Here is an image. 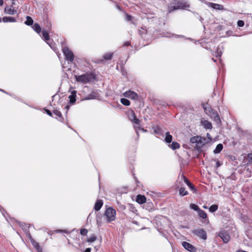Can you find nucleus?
I'll return each mask as SVG.
<instances>
[{
	"instance_id": "nucleus-49",
	"label": "nucleus",
	"mask_w": 252,
	"mask_h": 252,
	"mask_svg": "<svg viewBox=\"0 0 252 252\" xmlns=\"http://www.w3.org/2000/svg\"><path fill=\"white\" fill-rule=\"evenodd\" d=\"M171 34H168V35H163V36H165V37H170L171 36V35H170Z\"/></svg>"
},
{
	"instance_id": "nucleus-4",
	"label": "nucleus",
	"mask_w": 252,
	"mask_h": 252,
	"mask_svg": "<svg viewBox=\"0 0 252 252\" xmlns=\"http://www.w3.org/2000/svg\"><path fill=\"white\" fill-rule=\"evenodd\" d=\"M116 210L111 208L109 207L106 209L104 213V216L106 217L107 221L108 222L114 221L116 219Z\"/></svg>"
},
{
	"instance_id": "nucleus-6",
	"label": "nucleus",
	"mask_w": 252,
	"mask_h": 252,
	"mask_svg": "<svg viewBox=\"0 0 252 252\" xmlns=\"http://www.w3.org/2000/svg\"><path fill=\"white\" fill-rule=\"evenodd\" d=\"M42 36L43 39L48 44L50 47L55 51V47L52 40L50 39L49 32L48 31L43 30L42 31Z\"/></svg>"
},
{
	"instance_id": "nucleus-11",
	"label": "nucleus",
	"mask_w": 252,
	"mask_h": 252,
	"mask_svg": "<svg viewBox=\"0 0 252 252\" xmlns=\"http://www.w3.org/2000/svg\"><path fill=\"white\" fill-rule=\"evenodd\" d=\"M219 236L220 237L224 243H227L230 239V236L225 231H221L219 232Z\"/></svg>"
},
{
	"instance_id": "nucleus-43",
	"label": "nucleus",
	"mask_w": 252,
	"mask_h": 252,
	"mask_svg": "<svg viewBox=\"0 0 252 252\" xmlns=\"http://www.w3.org/2000/svg\"><path fill=\"white\" fill-rule=\"evenodd\" d=\"M215 160L216 161V166L217 168H218L221 165V163L218 159Z\"/></svg>"
},
{
	"instance_id": "nucleus-14",
	"label": "nucleus",
	"mask_w": 252,
	"mask_h": 252,
	"mask_svg": "<svg viewBox=\"0 0 252 252\" xmlns=\"http://www.w3.org/2000/svg\"><path fill=\"white\" fill-rule=\"evenodd\" d=\"M183 178L184 179L185 183L190 188V189L191 190H192L194 192H196V190L194 186L192 185L186 177L183 176Z\"/></svg>"
},
{
	"instance_id": "nucleus-50",
	"label": "nucleus",
	"mask_w": 252,
	"mask_h": 252,
	"mask_svg": "<svg viewBox=\"0 0 252 252\" xmlns=\"http://www.w3.org/2000/svg\"><path fill=\"white\" fill-rule=\"evenodd\" d=\"M199 19L201 22H202L203 20V19L200 16H199Z\"/></svg>"
},
{
	"instance_id": "nucleus-15",
	"label": "nucleus",
	"mask_w": 252,
	"mask_h": 252,
	"mask_svg": "<svg viewBox=\"0 0 252 252\" xmlns=\"http://www.w3.org/2000/svg\"><path fill=\"white\" fill-rule=\"evenodd\" d=\"M146 201V198L144 195L139 194L136 197V202L139 204H143Z\"/></svg>"
},
{
	"instance_id": "nucleus-8",
	"label": "nucleus",
	"mask_w": 252,
	"mask_h": 252,
	"mask_svg": "<svg viewBox=\"0 0 252 252\" xmlns=\"http://www.w3.org/2000/svg\"><path fill=\"white\" fill-rule=\"evenodd\" d=\"M173 4L177 6L178 9H185L190 7V5L187 2H182L178 0H174Z\"/></svg>"
},
{
	"instance_id": "nucleus-2",
	"label": "nucleus",
	"mask_w": 252,
	"mask_h": 252,
	"mask_svg": "<svg viewBox=\"0 0 252 252\" xmlns=\"http://www.w3.org/2000/svg\"><path fill=\"white\" fill-rule=\"evenodd\" d=\"M76 81L83 84L88 83L95 79V76L92 73H87L82 75H75Z\"/></svg>"
},
{
	"instance_id": "nucleus-42",
	"label": "nucleus",
	"mask_w": 252,
	"mask_h": 252,
	"mask_svg": "<svg viewBox=\"0 0 252 252\" xmlns=\"http://www.w3.org/2000/svg\"><path fill=\"white\" fill-rule=\"evenodd\" d=\"M131 16H130L129 15L127 14V13H126V20L127 21H130L131 20Z\"/></svg>"
},
{
	"instance_id": "nucleus-37",
	"label": "nucleus",
	"mask_w": 252,
	"mask_h": 252,
	"mask_svg": "<svg viewBox=\"0 0 252 252\" xmlns=\"http://www.w3.org/2000/svg\"><path fill=\"white\" fill-rule=\"evenodd\" d=\"M245 23L243 20H238L237 22V25L239 27H243L244 26Z\"/></svg>"
},
{
	"instance_id": "nucleus-55",
	"label": "nucleus",
	"mask_w": 252,
	"mask_h": 252,
	"mask_svg": "<svg viewBox=\"0 0 252 252\" xmlns=\"http://www.w3.org/2000/svg\"><path fill=\"white\" fill-rule=\"evenodd\" d=\"M212 60H213L214 62H216V60L214 59L213 58L212 59Z\"/></svg>"
},
{
	"instance_id": "nucleus-12",
	"label": "nucleus",
	"mask_w": 252,
	"mask_h": 252,
	"mask_svg": "<svg viewBox=\"0 0 252 252\" xmlns=\"http://www.w3.org/2000/svg\"><path fill=\"white\" fill-rule=\"evenodd\" d=\"M124 95L125 97H129L132 99H137L138 98L137 94L131 91H128L124 93Z\"/></svg>"
},
{
	"instance_id": "nucleus-30",
	"label": "nucleus",
	"mask_w": 252,
	"mask_h": 252,
	"mask_svg": "<svg viewBox=\"0 0 252 252\" xmlns=\"http://www.w3.org/2000/svg\"><path fill=\"white\" fill-rule=\"evenodd\" d=\"M218 209V206L217 204H213L211 205L209 208V211L211 213H214L216 212Z\"/></svg>"
},
{
	"instance_id": "nucleus-40",
	"label": "nucleus",
	"mask_w": 252,
	"mask_h": 252,
	"mask_svg": "<svg viewBox=\"0 0 252 252\" xmlns=\"http://www.w3.org/2000/svg\"><path fill=\"white\" fill-rule=\"evenodd\" d=\"M154 132L157 134H159L160 132V128L157 126V127L155 128Z\"/></svg>"
},
{
	"instance_id": "nucleus-53",
	"label": "nucleus",
	"mask_w": 252,
	"mask_h": 252,
	"mask_svg": "<svg viewBox=\"0 0 252 252\" xmlns=\"http://www.w3.org/2000/svg\"><path fill=\"white\" fill-rule=\"evenodd\" d=\"M0 91H1V92H3V93H6V92H5L4 90H0Z\"/></svg>"
},
{
	"instance_id": "nucleus-51",
	"label": "nucleus",
	"mask_w": 252,
	"mask_h": 252,
	"mask_svg": "<svg viewBox=\"0 0 252 252\" xmlns=\"http://www.w3.org/2000/svg\"><path fill=\"white\" fill-rule=\"evenodd\" d=\"M3 3V0H0V5H2Z\"/></svg>"
},
{
	"instance_id": "nucleus-22",
	"label": "nucleus",
	"mask_w": 252,
	"mask_h": 252,
	"mask_svg": "<svg viewBox=\"0 0 252 252\" xmlns=\"http://www.w3.org/2000/svg\"><path fill=\"white\" fill-rule=\"evenodd\" d=\"M173 137L170 134L169 132H166L165 133V141L167 143H170L172 141Z\"/></svg>"
},
{
	"instance_id": "nucleus-38",
	"label": "nucleus",
	"mask_w": 252,
	"mask_h": 252,
	"mask_svg": "<svg viewBox=\"0 0 252 252\" xmlns=\"http://www.w3.org/2000/svg\"><path fill=\"white\" fill-rule=\"evenodd\" d=\"M87 233H88V230L85 228L82 229L80 231V234L83 236L87 235Z\"/></svg>"
},
{
	"instance_id": "nucleus-45",
	"label": "nucleus",
	"mask_w": 252,
	"mask_h": 252,
	"mask_svg": "<svg viewBox=\"0 0 252 252\" xmlns=\"http://www.w3.org/2000/svg\"><path fill=\"white\" fill-rule=\"evenodd\" d=\"M56 231L57 232H64V233H68V232L66 230H61V229H58V230H57Z\"/></svg>"
},
{
	"instance_id": "nucleus-36",
	"label": "nucleus",
	"mask_w": 252,
	"mask_h": 252,
	"mask_svg": "<svg viewBox=\"0 0 252 252\" xmlns=\"http://www.w3.org/2000/svg\"><path fill=\"white\" fill-rule=\"evenodd\" d=\"M53 114L60 118L62 117V114L59 110H54L53 111Z\"/></svg>"
},
{
	"instance_id": "nucleus-28",
	"label": "nucleus",
	"mask_w": 252,
	"mask_h": 252,
	"mask_svg": "<svg viewBox=\"0 0 252 252\" xmlns=\"http://www.w3.org/2000/svg\"><path fill=\"white\" fill-rule=\"evenodd\" d=\"M180 144L178 142H173L170 146V147L172 150H174L179 149L180 148Z\"/></svg>"
},
{
	"instance_id": "nucleus-39",
	"label": "nucleus",
	"mask_w": 252,
	"mask_h": 252,
	"mask_svg": "<svg viewBox=\"0 0 252 252\" xmlns=\"http://www.w3.org/2000/svg\"><path fill=\"white\" fill-rule=\"evenodd\" d=\"M96 240V237L94 235L88 238V241L89 242H93Z\"/></svg>"
},
{
	"instance_id": "nucleus-56",
	"label": "nucleus",
	"mask_w": 252,
	"mask_h": 252,
	"mask_svg": "<svg viewBox=\"0 0 252 252\" xmlns=\"http://www.w3.org/2000/svg\"><path fill=\"white\" fill-rule=\"evenodd\" d=\"M94 249H96V251H97V248H96L95 247H94Z\"/></svg>"
},
{
	"instance_id": "nucleus-35",
	"label": "nucleus",
	"mask_w": 252,
	"mask_h": 252,
	"mask_svg": "<svg viewBox=\"0 0 252 252\" xmlns=\"http://www.w3.org/2000/svg\"><path fill=\"white\" fill-rule=\"evenodd\" d=\"M222 52L220 50V47H218L217 49L216 52V57H220L221 55Z\"/></svg>"
},
{
	"instance_id": "nucleus-59",
	"label": "nucleus",
	"mask_w": 252,
	"mask_h": 252,
	"mask_svg": "<svg viewBox=\"0 0 252 252\" xmlns=\"http://www.w3.org/2000/svg\"><path fill=\"white\" fill-rule=\"evenodd\" d=\"M1 22V18H0V22Z\"/></svg>"
},
{
	"instance_id": "nucleus-32",
	"label": "nucleus",
	"mask_w": 252,
	"mask_h": 252,
	"mask_svg": "<svg viewBox=\"0 0 252 252\" xmlns=\"http://www.w3.org/2000/svg\"><path fill=\"white\" fill-rule=\"evenodd\" d=\"M189 207H190V209H191L194 211H196L197 212H198V210L200 209V208L197 205H196L195 204H193V203L190 204Z\"/></svg>"
},
{
	"instance_id": "nucleus-54",
	"label": "nucleus",
	"mask_w": 252,
	"mask_h": 252,
	"mask_svg": "<svg viewBox=\"0 0 252 252\" xmlns=\"http://www.w3.org/2000/svg\"><path fill=\"white\" fill-rule=\"evenodd\" d=\"M36 245L37 246H36L35 247L37 249V247H39L38 244H37Z\"/></svg>"
},
{
	"instance_id": "nucleus-48",
	"label": "nucleus",
	"mask_w": 252,
	"mask_h": 252,
	"mask_svg": "<svg viewBox=\"0 0 252 252\" xmlns=\"http://www.w3.org/2000/svg\"><path fill=\"white\" fill-rule=\"evenodd\" d=\"M65 108L67 110V111L69 109V106L67 105L65 106Z\"/></svg>"
},
{
	"instance_id": "nucleus-10",
	"label": "nucleus",
	"mask_w": 252,
	"mask_h": 252,
	"mask_svg": "<svg viewBox=\"0 0 252 252\" xmlns=\"http://www.w3.org/2000/svg\"><path fill=\"white\" fill-rule=\"evenodd\" d=\"M128 118L129 120L133 122L135 124L138 125L140 124V121L136 118L135 114L133 111L131 110L128 113Z\"/></svg>"
},
{
	"instance_id": "nucleus-1",
	"label": "nucleus",
	"mask_w": 252,
	"mask_h": 252,
	"mask_svg": "<svg viewBox=\"0 0 252 252\" xmlns=\"http://www.w3.org/2000/svg\"><path fill=\"white\" fill-rule=\"evenodd\" d=\"M203 108L205 113L213 119L217 125L221 124V121L217 111L213 109L208 104H204Z\"/></svg>"
},
{
	"instance_id": "nucleus-26",
	"label": "nucleus",
	"mask_w": 252,
	"mask_h": 252,
	"mask_svg": "<svg viewBox=\"0 0 252 252\" xmlns=\"http://www.w3.org/2000/svg\"><path fill=\"white\" fill-rule=\"evenodd\" d=\"M204 127L206 129H211L212 127V124L208 121L205 120L202 122Z\"/></svg>"
},
{
	"instance_id": "nucleus-61",
	"label": "nucleus",
	"mask_w": 252,
	"mask_h": 252,
	"mask_svg": "<svg viewBox=\"0 0 252 252\" xmlns=\"http://www.w3.org/2000/svg\"><path fill=\"white\" fill-rule=\"evenodd\" d=\"M189 40H191V39L190 38H188Z\"/></svg>"
},
{
	"instance_id": "nucleus-34",
	"label": "nucleus",
	"mask_w": 252,
	"mask_h": 252,
	"mask_svg": "<svg viewBox=\"0 0 252 252\" xmlns=\"http://www.w3.org/2000/svg\"><path fill=\"white\" fill-rule=\"evenodd\" d=\"M134 128L135 130H136L137 135L138 136L139 135V133H138V130L141 129L143 131H147L146 130H145L144 128H142L141 129L140 126H134Z\"/></svg>"
},
{
	"instance_id": "nucleus-21",
	"label": "nucleus",
	"mask_w": 252,
	"mask_h": 252,
	"mask_svg": "<svg viewBox=\"0 0 252 252\" xmlns=\"http://www.w3.org/2000/svg\"><path fill=\"white\" fill-rule=\"evenodd\" d=\"M210 4L212 8L218 10H222L223 9V5L219 4L210 3Z\"/></svg>"
},
{
	"instance_id": "nucleus-24",
	"label": "nucleus",
	"mask_w": 252,
	"mask_h": 252,
	"mask_svg": "<svg viewBox=\"0 0 252 252\" xmlns=\"http://www.w3.org/2000/svg\"><path fill=\"white\" fill-rule=\"evenodd\" d=\"M32 29L33 30L37 32V33L39 34L41 32V28L40 25L37 23H35L33 26Z\"/></svg>"
},
{
	"instance_id": "nucleus-46",
	"label": "nucleus",
	"mask_w": 252,
	"mask_h": 252,
	"mask_svg": "<svg viewBox=\"0 0 252 252\" xmlns=\"http://www.w3.org/2000/svg\"><path fill=\"white\" fill-rule=\"evenodd\" d=\"M129 44H130L129 42H128V41H126V42L124 43V46H129Z\"/></svg>"
},
{
	"instance_id": "nucleus-9",
	"label": "nucleus",
	"mask_w": 252,
	"mask_h": 252,
	"mask_svg": "<svg viewBox=\"0 0 252 252\" xmlns=\"http://www.w3.org/2000/svg\"><path fill=\"white\" fill-rule=\"evenodd\" d=\"M182 245L187 251L190 252H196L197 249L192 244L187 242H183Z\"/></svg>"
},
{
	"instance_id": "nucleus-23",
	"label": "nucleus",
	"mask_w": 252,
	"mask_h": 252,
	"mask_svg": "<svg viewBox=\"0 0 252 252\" xmlns=\"http://www.w3.org/2000/svg\"><path fill=\"white\" fill-rule=\"evenodd\" d=\"M223 149V145L222 144H219L217 145L216 148L214 150V153L215 154L220 153Z\"/></svg>"
},
{
	"instance_id": "nucleus-41",
	"label": "nucleus",
	"mask_w": 252,
	"mask_h": 252,
	"mask_svg": "<svg viewBox=\"0 0 252 252\" xmlns=\"http://www.w3.org/2000/svg\"><path fill=\"white\" fill-rule=\"evenodd\" d=\"M248 158L249 159V162L251 163H252V154H248Z\"/></svg>"
},
{
	"instance_id": "nucleus-25",
	"label": "nucleus",
	"mask_w": 252,
	"mask_h": 252,
	"mask_svg": "<svg viewBox=\"0 0 252 252\" xmlns=\"http://www.w3.org/2000/svg\"><path fill=\"white\" fill-rule=\"evenodd\" d=\"M33 21L32 19L29 16L26 17V21L25 22V24L28 26H31L33 24Z\"/></svg>"
},
{
	"instance_id": "nucleus-3",
	"label": "nucleus",
	"mask_w": 252,
	"mask_h": 252,
	"mask_svg": "<svg viewBox=\"0 0 252 252\" xmlns=\"http://www.w3.org/2000/svg\"><path fill=\"white\" fill-rule=\"evenodd\" d=\"M206 138L201 136H196L190 138V142L191 143H195V147L197 150H199L204 145Z\"/></svg>"
},
{
	"instance_id": "nucleus-18",
	"label": "nucleus",
	"mask_w": 252,
	"mask_h": 252,
	"mask_svg": "<svg viewBox=\"0 0 252 252\" xmlns=\"http://www.w3.org/2000/svg\"><path fill=\"white\" fill-rule=\"evenodd\" d=\"M3 22L7 23V22H16V20L15 18L12 17H3L2 19Z\"/></svg>"
},
{
	"instance_id": "nucleus-44",
	"label": "nucleus",
	"mask_w": 252,
	"mask_h": 252,
	"mask_svg": "<svg viewBox=\"0 0 252 252\" xmlns=\"http://www.w3.org/2000/svg\"><path fill=\"white\" fill-rule=\"evenodd\" d=\"M45 112H46V113H47L49 116H52V113H51V112L49 110H48V109H45Z\"/></svg>"
},
{
	"instance_id": "nucleus-29",
	"label": "nucleus",
	"mask_w": 252,
	"mask_h": 252,
	"mask_svg": "<svg viewBox=\"0 0 252 252\" xmlns=\"http://www.w3.org/2000/svg\"><path fill=\"white\" fill-rule=\"evenodd\" d=\"M121 102L125 106H129L130 104V101L126 98H122L121 99Z\"/></svg>"
},
{
	"instance_id": "nucleus-31",
	"label": "nucleus",
	"mask_w": 252,
	"mask_h": 252,
	"mask_svg": "<svg viewBox=\"0 0 252 252\" xmlns=\"http://www.w3.org/2000/svg\"><path fill=\"white\" fill-rule=\"evenodd\" d=\"M179 194L181 196H185L188 194V192L185 190V189L184 188H181L179 189Z\"/></svg>"
},
{
	"instance_id": "nucleus-17",
	"label": "nucleus",
	"mask_w": 252,
	"mask_h": 252,
	"mask_svg": "<svg viewBox=\"0 0 252 252\" xmlns=\"http://www.w3.org/2000/svg\"><path fill=\"white\" fill-rule=\"evenodd\" d=\"M103 204V201L101 200H97L94 204V210L96 211H99L102 207Z\"/></svg>"
},
{
	"instance_id": "nucleus-33",
	"label": "nucleus",
	"mask_w": 252,
	"mask_h": 252,
	"mask_svg": "<svg viewBox=\"0 0 252 252\" xmlns=\"http://www.w3.org/2000/svg\"><path fill=\"white\" fill-rule=\"evenodd\" d=\"M112 53H108L103 55V58L106 60H110L112 57Z\"/></svg>"
},
{
	"instance_id": "nucleus-20",
	"label": "nucleus",
	"mask_w": 252,
	"mask_h": 252,
	"mask_svg": "<svg viewBox=\"0 0 252 252\" xmlns=\"http://www.w3.org/2000/svg\"><path fill=\"white\" fill-rule=\"evenodd\" d=\"M178 9L177 8V6L176 5L173 4V1L168 5V12L169 13H171L175 10Z\"/></svg>"
},
{
	"instance_id": "nucleus-19",
	"label": "nucleus",
	"mask_w": 252,
	"mask_h": 252,
	"mask_svg": "<svg viewBox=\"0 0 252 252\" xmlns=\"http://www.w3.org/2000/svg\"><path fill=\"white\" fill-rule=\"evenodd\" d=\"M96 97V94L94 92H92L91 93L89 94L85 98H83V100H89L94 99Z\"/></svg>"
},
{
	"instance_id": "nucleus-16",
	"label": "nucleus",
	"mask_w": 252,
	"mask_h": 252,
	"mask_svg": "<svg viewBox=\"0 0 252 252\" xmlns=\"http://www.w3.org/2000/svg\"><path fill=\"white\" fill-rule=\"evenodd\" d=\"M76 91H73L71 92V95L69 96V102L71 104H73L76 101Z\"/></svg>"
},
{
	"instance_id": "nucleus-27",
	"label": "nucleus",
	"mask_w": 252,
	"mask_h": 252,
	"mask_svg": "<svg viewBox=\"0 0 252 252\" xmlns=\"http://www.w3.org/2000/svg\"><path fill=\"white\" fill-rule=\"evenodd\" d=\"M199 216L202 219H206L207 217L206 213L202 210L199 209L197 212Z\"/></svg>"
},
{
	"instance_id": "nucleus-57",
	"label": "nucleus",
	"mask_w": 252,
	"mask_h": 252,
	"mask_svg": "<svg viewBox=\"0 0 252 252\" xmlns=\"http://www.w3.org/2000/svg\"><path fill=\"white\" fill-rule=\"evenodd\" d=\"M94 249H96V251H97V248H96L95 247H94Z\"/></svg>"
},
{
	"instance_id": "nucleus-58",
	"label": "nucleus",
	"mask_w": 252,
	"mask_h": 252,
	"mask_svg": "<svg viewBox=\"0 0 252 252\" xmlns=\"http://www.w3.org/2000/svg\"><path fill=\"white\" fill-rule=\"evenodd\" d=\"M94 249H96V251H97V248H96L95 247H94Z\"/></svg>"
},
{
	"instance_id": "nucleus-52",
	"label": "nucleus",
	"mask_w": 252,
	"mask_h": 252,
	"mask_svg": "<svg viewBox=\"0 0 252 252\" xmlns=\"http://www.w3.org/2000/svg\"><path fill=\"white\" fill-rule=\"evenodd\" d=\"M203 208H204V209H207V208H207V207L206 206H205V205H204V206H203Z\"/></svg>"
},
{
	"instance_id": "nucleus-5",
	"label": "nucleus",
	"mask_w": 252,
	"mask_h": 252,
	"mask_svg": "<svg viewBox=\"0 0 252 252\" xmlns=\"http://www.w3.org/2000/svg\"><path fill=\"white\" fill-rule=\"evenodd\" d=\"M62 50L63 55L65 56V59L67 61L72 62L74 58V56L72 52L66 46L63 47Z\"/></svg>"
},
{
	"instance_id": "nucleus-13",
	"label": "nucleus",
	"mask_w": 252,
	"mask_h": 252,
	"mask_svg": "<svg viewBox=\"0 0 252 252\" xmlns=\"http://www.w3.org/2000/svg\"><path fill=\"white\" fill-rule=\"evenodd\" d=\"M16 10H15L13 6H6L4 9V12L5 13L9 15H14L16 12Z\"/></svg>"
},
{
	"instance_id": "nucleus-7",
	"label": "nucleus",
	"mask_w": 252,
	"mask_h": 252,
	"mask_svg": "<svg viewBox=\"0 0 252 252\" xmlns=\"http://www.w3.org/2000/svg\"><path fill=\"white\" fill-rule=\"evenodd\" d=\"M192 233L199 237L200 239L205 241L207 238V235L206 232L201 228L196 229L192 230Z\"/></svg>"
},
{
	"instance_id": "nucleus-63",
	"label": "nucleus",
	"mask_w": 252,
	"mask_h": 252,
	"mask_svg": "<svg viewBox=\"0 0 252 252\" xmlns=\"http://www.w3.org/2000/svg\"><path fill=\"white\" fill-rule=\"evenodd\" d=\"M207 135H208V136H209V133H207Z\"/></svg>"
},
{
	"instance_id": "nucleus-62",
	"label": "nucleus",
	"mask_w": 252,
	"mask_h": 252,
	"mask_svg": "<svg viewBox=\"0 0 252 252\" xmlns=\"http://www.w3.org/2000/svg\"><path fill=\"white\" fill-rule=\"evenodd\" d=\"M207 135H208V136H209V133H207Z\"/></svg>"
},
{
	"instance_id": "nucleus-47",
	"label": "nucleus",
	"mask_w": 252,
	"mask_h": 252,
	"mask_svg": "<svg viewBox=\"0 0 252 252\" xmlns=\"http://www.w3.org/2000/svg\"><path fill=\"white\" fill-rule=\"evenodd\" d=\"M91 248H87L84 252H91Z\"/></svg>"
},
{
	"instance_id": "nucleus-60",
	"label": "nucleus",
	"mask_w": 252,
	"mask_h": 252,
	"mask_svg": "<svg viewBox=\"0 0 252 252\" xmlns=\"http://www.w3.org/2000/svg\"><path fill=\"white\" fill-rule=\"evenodd\" d=\"M133 223L136 224L137 223V222L136 221H135V222H133Z\"/></svg>"
}]
</instances>
